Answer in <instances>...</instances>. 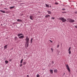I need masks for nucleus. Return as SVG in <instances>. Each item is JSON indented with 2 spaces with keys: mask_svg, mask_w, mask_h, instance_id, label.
<instances>
[{
  "mask_svg": "<svg viewBox=\"0 0 77 77\" xmlns=\"http://www.w3.org/2000/svg\"><path fill=\"white\" fill-rule=\"evenodd\" d=\"M25 45L27 47H28L29 46V38H28V36H27L26 38L25 39Z\"/></svg>",
  "mask_w": 77,
  "mask_h": 77,
  "instance_id": "nucleus-1",
  "label": "nucleus"
},
{
  "mask_svg": "<svg viewBox=\"0 0 77 77\" xmlns=\"http://www.w3.org/2000/svg\"><path fill=\"white\" fill-rule=\"evenodd\" d=\"M59 20H60L63 21V22H65L66 21V20L65 18L63 17H60L58 18Z\"/></svg>",
  "mask_w": 77,
  "mask_h": 77,
  "instance_id": "nucleus-2",
  "label": "nucleus"
},
{
  "mask_svg": "<svg viewBox=\"0 0 77 77\" xmlns=\"http://www.w3.org/2000/svg\"><path fill=\"white\" fill-rule=\"evenodd\" d=\"M67 20L68 21L70 22V23H74V22H75V20H73L70 18H68L67 19Z\"/></svg>",
  "mask_w": 77,
  "mask_h": 77,
  "instance_id": "nucleus-3",
  "label": "nucleus"
},
{
  "mask_svg": "<svg viewBox=\"0 0 77 77\" xmlns=\"http://www.w3.org/2000/svg\"><path fill=\"white\" fill-rule=\"evenodd\" d=\"M66 67L68 71L69 72H70V69H69V66H68V65L66 64Z\"/></svg>",
  "mask_w": 77,
  "mask_h": 77,
  "instance_id": "nucleus-4",
  "label": "nucleus"
},
{
  "mask_svg": "<svg viewBox=\"0 0 77 77\" xmlns=\"http://www.w3.org/2000/svg\"><path fill=\"white\" fill-rule=\"evenodd\" d=\"M24 38V35L21 36H20L19 37V39H23Z\"/></svg>",
  "mask_w": 77,
  "mask_h": 77,
  "instance_id": "nucleus-5",
  "label": "nucleus"
},
{
  "mask_svg": "<svg viewBox=\"0 0 77 77\" xmlns=\"http://www.w3.org/2000/svg\"><path fill=\"white\" fill-rule=\"evenodd\" d=\"M29 17L30 20H33V16H30Z\"/></svg>",
  "mask_w": 77,
  "mask_h": 77,
  "instance_id": "nucleus-6",
  "label": "nucleus"
},
{
  "mask_svg": "<svg viewBox=\"0 0 77 77\" xmlns=\"http://www.w3.org/2000/svg\"><path fill=\"white\" fill-rule=\"evenodd\" d=\"M17 21H18V22H22L23 20L21 19H18L17 20Z\"/></svg>",
  "mask_w": 77,
  "mask_h": 77,
  "instance_id": "nucleus-7",
  "label": "nucleus"
},
{
  "mask_svg": "<svg viewBox=\"0 0 77 77\" xmlns=\"http://www.w3.org/2000/svg\"><path fill=\"white\" fill-rule=\"evenodd\" d=\"M23 35V34L22 33H18L17 34V36L18 37H19V36H21V35Z\"/></svg>",
  "mask_w": 77,
  "mask_h": 77,
  "instance_id": "nucleus-8",
  "label": "nucleus"
},
{
  "mask_svg": "<svg viewBox=\"0 0 77 77\" xmlns=\"http://www.w3.org/2000/svg\"><path fill=\"white\" fill-rule=\"evenodd\" d=\"M48 13V14H51V12L50 11H47Z\"/></svg>",
  "mask_w": 77,
  "mask_h": 77,
  "instance_id": "nucleus-9",
  "label": "nucleus"
},
{
  "mask_svg": "<svg viewBox=\"0 0 77 77\" xmlns=\"http://www.w3.org/2000/svg\"><path fill=\"white\" fill-rule=\"evenodd\" d=\"M8 45H5L4 47V49H6L7 48H8L7 47L8 46Z\"/></svg>",
  "mask_w": 77,
  "mask_h": 77,
  "instance_id": "nucleus-10",
  "label": "nucleus"
},
{
  "mask_svg": "<svg viewBox=\"0 0 77 77\" xmlns=\"http://www.w3.org/2000/svg\"><path fill=\"white\" fill-rule=\"evenodd\" d=\"M0 11L1 12H2V13H5L6 12L5 11H3L2 10H0Z\"/></svg>",
  "mask_w": 77,
  "mask_h": 77,
  "instance_id": "nucleus-11",
  "label": "nucleus"
},
{
  "mask_svg": "<svg viewBox=\"0 0 77 77\" xmlns=\"http://www.w3.org/2000/svg\"><path fill=\"white\" fill-rule=\"evenodd\" d=\"M50 72L51 74H53V70L50 69Z\"/></svg>",
  "mask_w": 77,
  "mask_h": 77,
  "instance_id": "nucleus-12",
  "label": "nucleus"
},
{
  "mask_svg": "<svg viewBox=\"0 0 77 77\" xmlns=\"http://www.w3.org/2000/svg\"><path fill=\"white\" fill-rule=\"evenodd\" d=\"M50 17V16L49 15H47L45 16L46 18H48V17Z\"/></svg>",
  "mask_w": 77,
  "mask_h": 77,
  "instance_id": "nucleus-13",
  "label": "nucleus"
},
{
  "mask_svg": "<svg viewBox=\"0 0 77 77\" xmlns=\"http://www.w3.org/2000/svg\"><path fill=\"white\" fill-rule=\"evenodd\" d=\"M54 72H56V73H57V69H54Z\"/></svg>",
  "mask_w": 77,
  "mask_h": 77,
  "instance_id": "nucleus-14",
  "label": "nucleus"
},
{
  "mask_svg": "<svg viewBox=\"0 0 77 77\" xmlns=\"http://www.w3.org/2000/svg\"><path fill=\"white\" fill-rule=\"evenodd\" d=\"M5 62L6 64H7V63H8L9 61H8V60H5Z\"/></svg>",
  "mask_w": 77,
  "mask_h": 77,
  "instance_id": "nucleus-15",
  "label": "nucleus"
},
{
  "mask_svg": "<svg viewBox=\"0 0 77 77\" xmlns=\"http://www.w3.org/2000/svg\"><path fill=\"white\" fill-rule=\"evenodd\" d=\"M30 41L31 44H32V42H33V38H31Z\"/></svg>",
  "mask_w": 77,
  "mask_h": 77,
  "instance_id": "nucleus-16",
  "label": "nucleus"
},
{
  "mask_svg": "<svg viewBox=\"0 0 77 77\" xmlns=\"http://www.w3.org/2000/svg\"><path fill=\"white\" fill-rule=\"evenodd\" d=\"M46 5V7H47V8H49V5L47 4H45Z\"/></svg>",
  "mask_w": 77,
  "mask_h": 77,
  "instance_id": "nucleus-17",
  "label": "nucleus"
},
{
  "mask_svg": "<svg viewBox=\"0 0 77 77\" xmlns=\"http://www.w3.org/2000/svg\"><path fill=\"white\" fill-rule=\"evenodd\" d=\"M15 8L14 6L11 7H10V9H13V8Z\"/></svg>",
  "mask_w": 77,
  "mask_h": 77,
  "instance_id": "nucleus-18",
  "label": "nucleus"
},
{
  "mask_svg": "<svg viewBox=\"0 0 77 77\" xmlns=\"http://www.w3.org/2000/svg\"><path fill=\"white\" fill-rule=\"evenodd\" d=\"M14 39H15V41H17V39H18V37H15L14 38Z\"/></svg>",
  "mask_w": 77,
  "mask_h": 77,
  "instance_id": "nucleus-19",
  "label": "nucleus"
},
{
  "mask_svg": "<svg viewBox=\"0 0 77 77\" xmlns=\"http://www.w3.org/2000/svg\"><path fill=\"white\" fill-rule=\"evenodd\" d=\"M23 61V59H22L20 61V63H22Z\"/></svg>",
  "mask_w": 77,
  "mask_h": 77,
  "instance_id": "nucleus-20",
  "label": "nucleus"
},
{
  "mask_svg": "<svg viewBox=\"0 0 77 77\" xmlns=\"http://www.w3.org/2000/svg\"><path fill=\"white\" fill-rule=\"evenodd\" d=\"M69 51L68 53L69 54H71V51Z\"/></svg>",
  "mask_w": 77,
  "mask_h": 77,
  "instance_id": "nucleus-21",
  "label": "nucleus"
},
{
  "mask_svg": "<svg viewBox=\"0 0 77 77\" xmlns=\"http://www.w3.org/2000/svg\"><path fill=\"white\" fill-rule=\"evenodd\" d=\"M71 48L69 47L68 50V51H71Z\"/></svg>",
  "mask_w": 77,
  "mask_h": 77,
  "instance_id": "nucleus-22",
  "label": "nucleus"
},
{
  "mask_svg": "<svg viewBox=\"0 0 77 77\" xmlns=\"http://www.w3.org/2000/svg\"><path fill=\"white\" fill-rule=\"evenodd\" d=\"M23 63V65H26V62H24Z\"/></svg>",
  "mask_w": 77,
  "mask_h": 77,
  "instance_id": "nucleus-23",
  "label": "nucleus"
},
{
  "mask_svg": "<svg viewBox=\"0 0 77 77\" xmlns=\"http://www.w3.org/2000/svg\"><path fill=\"white\" fill-rule=\"evenodd\" d=\"M13 59L12 58L11 59H10L9 60V61H10V62H11Z\"/></svg>",
  "mask_w": 77,
  "mask_h": 77,
  "instance_id": "nucleus-24",
  "label": "nucleus"
},
{
  "mask_svg": "<svg viewBox=\"0 0 77 77\" xmlns=\"http://www.w3.org/2000/svg\"><path fill=\"white\" fill-rule=\"evenodd\" d=\"M23 66V64H21L20 65V67H21V66Z\"/></svg>",
  "mask_w": 77,
  "mask_h": 77,
  "instance_id": "nucleus-25",
  "label": "nucleus"
},
{
  "mask_svg": "<svg viewBox=\"0 0 77 77\" xmlns=\"http://www.w3.org/2000/svg\"><path fill=\"white\" fill-rule=\"evenodd\" d=\"M51 18L52 20H54V19H55V18L52 17Z\"/></svg>",
  "mask_w": 77,
  "mask_h": 77,
  "instance_id": "nucleus-26",
  "label": "nucleus"
},
{
  "mask_svg": "<svg viewBox=\"0 0 77 77\" xmlns=\"http://www.w3.org/2000/svg\"><path fill=\"white\" fill-rule=\"evenodd\" d=\"M51 50L52 51V52H53V48H51Z\"/></svg>",
  "mask_w": 77,
  "mask_h": 77,
  "instance_id": "nucleus-27",
  "label": "nucleus"
},
{
  "mask_svg": "<svg viewBox=\"0 0 77 77\" xmlns=\"http://www.w3.org/2000/svg\"><path fill=\"white\" fill-rule=\"evenodd\" d=\"M55 4L56 5H59V3H58V2H55Z\"/></svg>",
  "mask_w": 77,
  "mask_h": 77,
  "instance_id": "nucleus-28",
  "label": "nucleus"
},
{
  "mask_svg": "<svg viewBox=\"0 0 77 77\" xmlns=\"http://www.w3.org/2000/svg\"><path fill=\"white\" fill-rule=\"evenodd\" d=\"M40 76H39V74H37V75L36 77H39Z\"/></svg>",
  "mask_w": 77,
  "mask_h": 77,
  "instance_id": "nucleus-29",
  "label": "nucleus"
},
{
  "mask_svg": "<svg viewBox=\"0 0 77 77\" xmlns=\"http://www.w3.org/2000/svg\"><path fill=\"white\" fill-rule=\"evenodd\" d=\"M63 11H65V8H63L62 9Z\"/></svg>",
  "mask_w": 77,
  "mask_h": 77,
  "instance_id": "nucleus-30",
  "label": "nucleus"
},
{
  "mask_svg": "<svg viewBox=\"0 0 77 77\" xmlns=\"http://www.w3.org/2000/svg\"><path fill=\"white\" fill-rule=\"evenodd\" d=\"M49 41H50V42H51L52 43L53 42V41H52L51 40H50Z\"/></svg>",
  "mask_w": 77,
  "mask_h": 77,
  "instance_id": "nucleus-31",
  "label": "nucleus"
},
{
  "mask_svg": "<svg viewBox=\"0 0 77 77\" xmlns=\"http://www.w3.org/2000/svg\"><path fill=\"white\" fill-rule=\"evenodd\" d=\"M59 45H57V48H59Z\"/></svg>",
  "mask_w": 77,
  "mask_h": 77,
  "instance_id": "nucleus-32",
  "label": "nucleus"
},
{
  "mask_svg": "<svg viewBox=\"0 0 77 77\" xmlns=\"http://www.w3.org/2000/svg\"><path fill=\"white\" fill-rule=\"evenodd\" d=\"M15 24V22L13 23V25H14V24Z\"/></svg>",
  "mask_w": 77,
  "mask_h": 77,
  "instance_id": "nucleus-33",
  "label": "nucleus"
},
{
  "mask_svg": "<svg viewBox=\"0 0 77 77\" xmlns=\"http://www.w3.org/2000/svg\"><path fill=\"white\" fill-rule=\"evenodd\" d=\"M62 13H63V14H64V13H65V14H66V12H62Z\"/></svg>",
  "mask_w": 77,
  "mask_h": 77,
  "instance_id": "nucleus-34",
  "label": "nucleus"
},
{
  "mask_svg": "<svg viewBox=\"0 0 77 77\" xmlns=\"http://www.w3.org/2000/svg\"><path fill=\"white\" fill-rule=\"evenodd\" d=\"M75 26V28H76V29H77V26Z\"/></svg>",
  "mask_w": 77,
  "mask_h": 77,
  "instance_id": "nucleus-35",
  "label": "nucleus"
},
{
  "mask_svg": "<svg viewBox=\"0 0 77 77\" xmlns=\"http://www.w3.org/2000/svg\"><path fill=\"white\" fill-rule=\"evenodd\" d=\"M4 9H6V10H7L8 9L5 8H4Z\"/></svg>",
  "mask_w": 77,
  "mask_h": 77,
  "instance_id": "nucleus-36",
  "label": "nucleus"
},
{
  "mask_svg": "<svg viewBox=\"0 0 77 77\" xmlns=\"http://www.w3.org/2000/svg\"><path fill=\"white\" fill-rule=\"evenodd\" d=\"M52 63H53V64H54V61H52Z\"/></svg>",
  "mask_w": 77,
  "mask_h": 77,
  "instance_id": "nucleus-37",
  "label": "nucleus"
},
{
  "mask_svg": "<svg viewBox=\"0 0 77 77\" xmlns=\"http://www.w3.org/2000/svg\"><path fill=\"white\" fill-rule=\"evenodd\" d=\"M75 14H77V11H76L75 12Z\"/></svg>",
  "mask_w": 77,
  "mask_h": 77,
  "instance_id": "nucleus-38",
  "label": "nucleus"
},
{
  "mask_svg": "<svg viewBox=\"0 0 77 77\" xmlns=\"http://www.w3.org/2000/svg\"><path fill=\"white\" fill-rule=\"evenodd\" d=\"M27 77H29V75H27Z\"/></svg>",
  "mask_w": 77,
  "mask_h": 77,
  "instance_id": "nucleus-39",
  "label": "nucleus"
},
{
  "mask_svg": "<svg viewBox=\"0 0 77 77\" xmlns=\"http://www.w3.org/2000/svg\"><path fill=\"white\" fill-rule=\"evenodd\" d=\"M15 24H18V23H17V22H15Z\"/></svg>",
  "mask_w": 77,
  "mask_h": 77,
  "instance_id": "nucleus-40",
  "label": "nucleus"
},
{
  "mask_svg": "<svg viewBox=\"0 0 77 77\" xmlns=\"http://www.w3.org/2000/svg\"><path fill=\"white\" fill-rule=\"evenodd\" d=\"M50 7L51 8V6H50Z\"/></svg>",
  "mask_w": 77,
  "mask_h": 77,
  "instance_id": "nucleus-41",
  "label": "nucleus"
},
{
  "mask_svg": "<svg viewBox=\"0 0 77 77\" xmlns=\"http://www.w3.org/2000/svg\"><path fill=\"white\" fill-rule=\"evenodd\" d=\"M1 25L2 26V24H1Z\"/></svg>",
  "mask_w": 77,
  "mask_h": 77,
  "instance_id": "nucleus-42",
  "label": "nucleus"
},
{
  "mask_svg": "<svg viewBox=\"0 0 77 77\" xmlns=\"http://www.w3.org/2000/svg\"><path fill=\"white\" fill-rule=\"evenodd\" d=\"M11 49H12H12H12V48Z\"/></svg>",
  "mask_w": 77,
  "mask_h": 77,
  "instance_id": "nucleus-43",
  "label": "nucleus"
},
{
  "mask_svg": "<svg viewBox=\"0 0 77 77\" xmlns=\"http://www.w3.org/2000/svg\"><path fill=\"white\" fill-rule=\"evenodd\" d=\"M64 74H65V73H64Z\"/></svg>",
  "mask_w": 77,
  "mask_h": 77,
  "instance_id": "nucleus-44",
  "label": "nucleus"
}]
</instances>
